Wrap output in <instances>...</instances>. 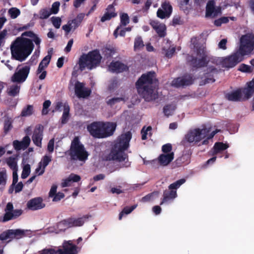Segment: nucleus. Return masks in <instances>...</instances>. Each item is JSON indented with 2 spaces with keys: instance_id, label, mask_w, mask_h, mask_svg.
I'll return each instance as SVG.
<instances>
[{
  "instance_id": "obj_1",
  "label": "nucleus",
  "mask_w": 254,
  "mask_h": 254,
  "mask_svg": "<svg viewBox=\"0 0 254 254\" xmlns=\"http://www.w3.org/2000/svg\"><path fill=\"white\" fill-rule=\"evenodd\" d=\"M158 80L156 73L153 71L144 73L137 80L135 86L138 94L147 102L155 100L158 94L155 92V86Z\"/></svg>"
},
{
  "instance_id": "obj_2",
  "label": "nucleus",
  "mask_w": 254,
  "mask_h": 254,
  "mask_svg": "<svg viewBox=\"0 0 254 254\" xmlns=\"http://www.w3.org/2000/svg\"><path fill=\"white\" fill-rule=\"evenodd\" d=\"M132 134L130 131L122 134L113 142L110 153L106 156V160L123 162L128 159V155L125 153L129 146V142Z\"/></svg>"
},
{
  "instance_id": "obj_3",
  "label": "nucleus",
  "mask_w": 254,
  "mask_h": 254,
  "mask_svg": "<svg viewBox=\"0 0 254 254\" xmlns=\"http://www.w3.org/2000/svg\"><path fill=\"white\" fill-rule=\"evenodd\" d=\"M34 48L31 39L18 37L11 44L12 57L16 60L23 62L32 53Z\"/></svg>"
},
{
  "instance_id": "obj_4",
  "label": "nucleus",
  "mask_w": 254,
  "mask_h": 254,
  "mask_svg": "<svg viewBox=\"0 0 254 254\" xmlns=\"http://www.w3.org/2000/svg\"><path fill=\"white\" fill-rule=\"evenodd\" d=\"M101 59L102 56L98 49L90 51L87 54H83L78 62L79 69L81 71H83L86 68L92 70L100 64Z\"/></svg>"
},
{
  "instance_id": "obj_5",
  "label": "nucleus",
  "mask_w": 254,
  "mask_h": 254,
  "mask_svg": "<svg viewBox=\"0 0 254 254\" xmlns=\"http://www.w3.org/2000/svg\"><path fill=\"white\" fill-rule=\"evenodd\" d=\"M68 154L71 160L83 162L88 159L89 156L88 151L78 136L75 137L72 140Z\"/></svg>"
},
{
  "instance_id": "obj_6",
  "label": "nucleus",
  "mask_w": 254,
  "mask_h": 254,
  "mask_svg": "<svg viewBox=\"0 0 254 254\" xmlns=\"http://www.w3.org/2000/svg\"><path fill=\"white\" fill-rule=\"evenodd\" d=\"M210 131V128L203 126L202 128H195L190 129L181 141V144L186 146L189 144L198 143L204 138Z\"/></svg>"
},
{
  "instance_id": "obj_7",
  "label": "nucleus",
  "mask_w": 254,
  "mask_h": 254,
  "mask_svg": "<svg viewBox=\"0 0 254 254\" xmlns=\"http://www.w3.org/2000/svg\"><path fill=\"white\" fill-rule=\"evenodd\" d=\"M78 248L71 241H64L61 247L46 248L39 252V254H77Z\"/></svg>"
},
{
  "instance_id": "obj_8",
  "label": "nucleus",
  "mask_w": 254,
  "mask_h": 254,
  "mask_svg": "<svg viewBox=\"0 0 254 254\" xmlns=\"http://www.w3.org/2000/svg\"><path fill=\"white\" fill-rule=\"evenodd\" d=\"M90 217H91L90 215H85L78 218L70 217L59 222L58 226L61 227L63 225L67 228L82 226Z\"/></svg>"
},
{
  "instance_id": "obj_9",
  "label": "nucleus",
  "mask_w": 254,
  "mask_h": 254,
  "mask_svg": "<svg viewBox=\"0 0 254 254\" xmlns=\"http://www.w3.org/2000/svg\"><path fill=\"white\" fill-rule=\"evenodd\" d=\"M84 13H79L75 18L69 20L67 24L62 26V29L64 30L65 36H67L71 31L73 32L80 26L84 19Z\"/></svg>"
},
{
  "instance_id": "obj_10",
  "label": "nucleus",
  "mask_w": 254,
  "mask_h": 254,
  "mask_svg": "<svg viewBox=\"0 0 254 254\" xmlns=\"http://www.w3.org/2000/svg\"><path fill=\"white\" fill-rule=\"evenodd\" d=\"M241 45L239 49L236 52L241 58H244V56L249 54L253 50L254 44L253 42L248 37L243 36L240 40Z\"/></svg>"
},
{
  "instance_id": "obj_11",
  "label": "nucleus",
  "mask_w": 254,
  "mask_h": 254,
  "mask_svg": "<svg viewBox=\"0 0 254 254\" xmlns=\"http://www.w3.org/2000/svg\"><path fill=\"white\" fill-rule=\"evenodd\" d=\"M30 70V65H24L19 69L17 68L11 77V81L19 83L24 82L26 80L29 74Z\"/></svg>"
},
{
  "instance_id": "obj_12",
  "label": "nucleus",
  "mask_w": 254,
  "mask_h": 254,
  "mask_svg": "<svg viewBox=\"0 0 254 254\" xmlns=\"http://www.w3.org/2000/svg\"><path fill=\"white\" fill-rule=\"evenodd\" d=\"M4 211L5 213L1 220L3 222L18 218L23 212L21 209L14 210L13 204L10 202L7 203Z\"/></svg>"
},
{
  "instance_id": "obj_13",
  "label": "nucleus",
  "mask_w": 254,
  "mask_h": 254,
  "mask_svg": "<svg viewBox=\"0 0 254 254\" xmlns=\"http://www.w3.org/2000/svg\"><path fill=\"white\" fill-rule=\"evenodd\" d=\"M244 58H241V56L236 52L231 55L223 58V67L228 69L235 67L237 64L243 61Z\"/></svg>"
},
{
  "instance_id": "obj_14",
  "label": "nucleus",
  "mask_w": 254,
  "mask_h": 254,
  "mask_svg": "<svg viewBox=\"0 0 254 254\" xmlns=\"http://www.w3.org/2000/svg\"><path fill=\"white\" fill-rule=\"evenodd\" d=\"M74 92L78 98H86L90 95L91 90L85 87L84 83L76 81L74 84Z\"/></svg>"
},
{
  "instance_id": "obj_15",
  "label": "nucleus",
  "mask_w": 254,
  "mask_h": 254,
  "mask_svg": "<svg viewBox=\"0 0 254 254\" xmlns=\"http://www.w3.org/2000/svg\"><path fill=\"white\" fill-rule=\"evenodd\" d=\"M210 61L208 57H201L199 59L196 57L191 56L188 59L190 65L194 68L197 69L206 66Z\"/></svg>"
},
{
  "instance_id": "obj_16",
  "label": "nucleus",
  "mask_w": 254,
  "mask_h": 254,
  "mask_svg": "<svg viewBox=\"0 0 254 254\" xmlns=\"http://www.w3.org/2000/svg\"><path fill=\"white\" fill-rule=\"evenodd\" d=\"M103 122H94L88 125L87 129L90 134L95 138H101Z\"/></svg>"
},
{
  "instance_id": "obj_17",
  "label": "nucleus",
  "mask_w": 254,
  "mask_h": 254,
  "mask_svg": "<svg viewBox=\"0 0 254 254\" xmlns=\"http://www.w3.org/2000/svg\"><path fill=\"white\" fill-rule=\"evenodd\" d=\"M194 79L190 74H187L182 77L175 78L172 82V85L176 87H184L192 84Z\"/></svg>"
},
{
  "instance_id": "obj_18",
  "label": "nucleus",
  "mask_w": 254,
  "mask_h": 254,
  "mask_svg": "<svg viewBox=\"0 0 254 254\" xmlns=\"http://www.w3.org/2000/svg\"><path fill=\"white\" fill-rule=\"evenodd\" d=\"M117 0H114L112 4L108 5L106 8L104 14L101 17V22H104L106 21H109L117 16V12H116L115 7L117 5Z\"/></svg>"
},
{
  "instance_id": "obj_19",
  "label": "nucleus",
  "mask_w": 254,
  "mask_h": 254,
  "mask_svg": "<svg viewBox=\"0 0 254 254\" xmlns=\"http://www.w3.org/2000/svg\"><path fill=\"white\" fill-rule=\"evenodd\" d=\"M26 206L28 209L35 211L44 208L46 205L41 197H36L28 201Z\"/></svg>"
},
{
  "instance_id": "obj_20",
  "label": "nucleus",
  "mask_w": 254,
  "mask_h": 254,
  "mask_svg": "<svg viewBox=\"0 0 254 254\" xmlns=\"http://www.w3.org/2000/svg\"><path fill=\"white\" fill-rule=\"evenodd\" d=\"M221 69H218L213 66H208L204 73L205 79L204 80V83H213L215 82V79L214 76L217 75Z\"/></svg>"
},
{
  "instance_id": "obj_21",
  "label": "nucleus",
  "mask_w": 254,
  "mask_h": 254,
  "mask_svg": "<svg viewBox=\"0 0 254 254\" xmlns=\"http://www.w3.org/2000/svg\"><path fill=\"white\" fill-rule=\"evenodd\" d=\"M44 127L42 125L37 126L33 132L32 138L34 143L38 147H41L43 136Z\"/></svg>"
},
{
  "instance_id": "obj_22",
  "label": "nucleus",
  "mask_w": 254,
  "mask_h": 254,
  "mask_svg": "<svg viewBox=\"0 0 254 254\" xmlns=\"http://www.w3.org/2000/svg\"><path fill=\"white\" fill-rule=\"evenodd\" d=\"M117 124L113 122H103L101 138L112 136L115 132Z\"/></svg>"
},
{
  "instance_id": "obj_23",
  "label": "nucleus",
  "mask_w": 254,
  "mask_h": 254,
  "mask_svg": "<svg viewBox=\"0 0 254 254\" xmlns=\"http://www.w3.org/2000/svg\"><path fill=\"white\" fill-rule=\"evenodd\" d=\"M109 70L113 73H121L128 70V67L119 61H112L108 66Z\"/></svg>"
},
{
  "instance_id": "obj_24",
  "label": "nucleus",
  "mask_w": 254,
  "mask_h": 254,
  "mask_svg": "<svg viewBox=\"0 0 254 254\" xmlns=\"http://www.w3.org/2000/svg\"><path fill=\"white\" fill-rule=\"evenodd\" d=\"M243 88H240L227 94L226 95V98L229 101L235 102L245 100L246 99H244V94L243 92Z\"/></svg>"
},
{
  "instance_id": "obj_25",
  "label": "nucleus",
  "mask_w": 254,
  "mask_h": 254,
  "mask_svg": "<svg viewBox=\"0 0 254 254\" xmlns=\"http://www.w3.org/2000/svg\"><path fill=\"white\" fill-rule=\"evenodd\" d=\"M30 138L28 135L24 136L22 141L15 140L13 141V146L16 150H20L21 149H26L30 145Z\"/></svg>"
},
{
  "instance_id": "obj_26",
  "label": "nucleus",
  "mask_w": 254,
  "mask_h": 254,
  "mask_svg": "<svg viewBox=\"0 0 254 254\" xmlns=\"http://www.w3.org/2000/svg\"><path fill=\"white\" fill-rule=\"evenodd\" d=\"M10 240L20 239L31 234V231L28 230L9 229Z\"/></svg>"
},
{
  "instance_id": "obj_27",
  "label": "nucleus",
  "mask_w": 254,
  "mask_h": 254,
  "mask_svg": "<svg viewBox=\"0 0 254 254\" xmlns=\"http://www.w3.org/2000/svg\"><path fill=\"white\" fill-rule=\"evenodd\" d=\"M174 158V153L171 152L168 154H161L158 157V162L163 166H167Z\"/></svg>"
},
{
  "instance_id": "obj_28",
  "label": "nucleus",
  "mask_w": 254,
  "mask_h": 254,
  "mask_svg": "<svg viewBox=\"0 0 254 254\" xmlns=\"http://www.w3.org/2000/svg\"><path fill=\"white\" fill-rule=\"evenodd\" d=\"M177 196V193L176 190H164L160 205L173 200Z\"/></svg>"
},
{
  "instance_id": "obj_29",
  "label": "nucleus",
  "mask_w": 254,
  "mask_h": 254,
  "mask_svg": "<svg viewBox=\"0 0 254 254\" xmlns=\"http://www.w3.org/2000/svg\"><path fill=\"white\" fill-rule=\"evenodd\" d=\"M246 86L243 88V92L244 94V99H249L254 94V77L252 81L247 83Z\"/></svg>"
},
{
  "instance_id": "obj_30",
  "label": "nucleus",
  "mask_w": 254,
  "mask_h": 254,
  "mask_svg": "<svg viewBox=\"0 0 254 254\" xmlns=\"http://www.w3.org/2000/svg\"><path fill=\"white\" fill-rule=\"evenodd\" d=\"M25 36L32 38L31 40L32 41V43L34 42L38 49L40 48L41 40L37 34L32 31H28L22 33L20 37H24Z\"/></svg>"
},
{
  "instance_id": "obj_31",
  "label": "nucleus",
  "mask_w": 254,
  "mask_h": 254,
  "mask_svg": "<svg viewBox=\"0 0 254 254\" xmlns=\"http://www.w3.org/2000/svg\"><path fill=\"white\" fill-rule=\"evenodd\" d=\"M228 147L229 145L227 143H224L222 142H217L214 144L213 147V152L212 155H216L218 153L225 150Z\"/></svg>"
},
{
  "instance_id": "obj_32",
  "label": "nucleus",
  "mask_w": 254,
  "mask_h": 254,
  "mask_svg": "<svg viewBox=\"0 0 254 254\" xmlns=\"http://www.w3.org/2000/svg\"><path fill=\"white\" fill-rule=\"evenodd\" d=\"M116 49L110 45H107L101 50L102 55L106 59L112 57L116 53Z\"/></svg>"
},
{
  "instance_id": "obj_33",
  "label": "nucleus",
  "mask_w": 254,
  "mask_h": 254,
  "mask_svg": "<svg viewBox=\"0 0 254 254\" xmlns=\"http://www.w3.org/2000/svg\"><path fill=\"white\" fill-rule=\"evenodd\" d=\"M69 111L70 107L68 104L66 102L64 103V112L61 119L62 124H65L68 122L69 118Z\"/></svg>"
},
{
  "instance_id": "obj_34",
  "label": "nucleus",
  "mask_w": 254,
  "mask_h": 254,
  "mask_svg": "<svg viewBox=\"0 0 254 254\" xmlns=\"http://www.w3.org/2000/svg\"><path fill=\"white\" fill-rule=\"evenodd\" d=\"M215 1L210 0L208 1L206 6V16H211L215 11Z\"/></svg>"
},
{
  "instance_id": "obj_35",
  "label": "nucleus",
  "mask_w": 254,
  "mask_h": 254,
  "mask_svg": "<svg viewBox=\"0 0 254 254\" xmlns=\"http://www.w3.org/2000/svg\"><path fill=\"white\" fill-rule=\"evenodd\" d=\"M17 157V156L15 157L11 156L6 159V164L12 171L18 170Z\"/></svg>"
},
{
  "instance_id": "obj_36",
  "label": "nucleus",
  "mask_w": 254,
  "mask_h": 254,
  "mask_svg": "<svg viewBox=\"0 0 254 254\" xmlns=\"http://www.w3.org/2000/svg\"><path fill=\"white\" fill-rule=\"evenodd\" d=\"M34 112V107L31 105H27L24 107L21 112L20 116L21 117H29L31 116Z\"/></svg>"
},
{
  "instance_id": "obj_37",
  "label": "nucleus",
  "mask_w": 254,
  "mask_h": 254,
  "mask_svg": "<svg viewBox=\"0 0 254 254\" xmlns=\"http://www.w3.org/2000/svg\"><path fill=\"white\" fill-rule=\"evenodd\" d=\"M51 14V12L47 8L41 9L39 12V14H34L35 18H39L41 19H47Z\"/></svg>"
},
{
  "instance_id": "obj_38",
  "label": "nucleus",
  "mask_w": 254,
  "mask_h": 254,
  "mask_svg": "<svg viewBox=\"0 0 254 254\" xmlns=\"http://www.w3.org/2000/svg\"><path fill=\"white\" fill-rule=\"evenodd\" d=\"M144 44L141 36H137L134 39V50L140 51L143 48Z\"/></svg>"
},
{
  "instance_id": "obj_39",
  "label": "nucleus",
  "mask_w": 254,
  "mask_h": 254,
  "mask_svg": "<svg viewBox=\"0 0 254 254\" xmlns=\"http://www.w3.org/2000/svg\"><path fill=\"white\" fill-rule=\"evenodd\" d=\"M51 161V157L50 156L45 155L43 157L42 160V170L39 173V175H42L45 172V168L48 165L49 163Z\"/></svg>"
},
{
  "instance_id": "obj_40",
  "label": "nucleus",
  "mask_w": 254,
  "mask_h": 254,
  "mask_svg": "<svg viewBox=\"0 0 254 254\" xmlns=\"http://www.w3.org/2000/svg\"><path fill=\"white\" fill-rule=\"evenodd\" d=\"M185 182L186 180L185 179L178 180L169 186V190H176L177 191V190L179 188L181 185L185 183Z\"/></svg>"
},
{
  "instance_id": "obj_41",
  "label": "nucleus",
  "mask_w": 254,
  "mask_h": 254,
  "mask_svg": "<svg viewBox=\"0 0 254 254\" xmlns=\"http://www.w3.org/2000/svg\"><path fill=\"white\" fill-rule=\"evenodd\" d=\"M137 206V205H133L130 207L126 206L124 208L123 210L120 213L119 219L121 220L124 214H128L130 213Z\"/></svg>"
},
{
  "instance_id": "obj_42",
  "label": "nucleus",
  "mask_w": 254,
  "mask_h": 254,
  "mask_svg": "<svg viewBox=\"0 0 254 254\" xmlns=\"http://www.w3.org/2000/svg\"><path fill=\"white\" fill-rule=\"evenodd\" d=\"M176 109L175 106L171 104H167L163 108V113L167 117H169L172 114V113Z\"/></svg>"
},
{
  "instance_id": "obj_43",
  "label": "nucleus",
  "mask_w": 254,
  "mask_h": 254,
  "mask_svg": "<svg viewBox=\"0 0 254 254\" xmlns=\"http://www.w3.org/2000/svg\"><path fill=\"white\" fill-rule=\"evenodd\" d=\"M7 173L5 168H3L0 171V186L4 187L6 185L7 181Z\"/></svg>"
},
{
  "instance_id": "obj_44",
  "label": "nucleus",
  "mask_w": 254,
  "mask_h": 254,
  "mask_svg": "<svg viewBox=\"0 0 254 254\" xmlns=\"http://www.w3.org/2000/svg\"><path fill=\"white\" fill-rule=\"evenodd\" d=\"M20 86L18 85H12L7 90V94L9 96L14 97L19 92Z\"/></svg>"
},
{
  "instance_id": "obj_45",
  "label": "nucleus",
  "mask_w": 254,
  "mask_h": 254,
  "mask_svg": "<svg viewBox=\"0 0 254 254\" xmlns=\"http://www.w3.org/2000/svg\"><path fill=\"white\" fill-rule=\"evenodd\" d=\"M159 194V192L158 191H154L143 197L141 199V201L144 202L150 201L153 200V197H158Z\"/></svg>"
},
{
  "instance_id": "obj_46",
  "label": "nucleus",
  "mask_w": 254,
  "mask_h": 254,
  "mask_svg": "<svg viewBox=\"0 0 254 254\" xmlns=\"http://www.w3.org/2000/svg\"><path fill=\"white\" fill-rule=\"evenodd\" d=\"M13 121L11 118H7L4 122L3 129L5 133H7L12 127Z\"/></svg>"
},
{
  "instance_id": "obj_47",
  "label": "nucleus",
  "mask_w": 254,
  "mask_h": 254,
  "mask_svg": "<svg viewBox=\"0 0 254 254\" xmlns=\"http://www.w3.org/2000/svg\"><path fill=\"white\" fill-rule=\"evenodd\" d=\"M195 49L197 56L200 57H208L205 47L203 45H199Z\"/></svg>"
},
{
  "instance_id": "obj_48",
  "label": "nucleus",
  "mask_w": 254,
  "mask_h": 254,
  "mask_svg": "<svg viewBox=\"0 0 254 254\" xmlns=\"http://www.w3.org/2000/svg\"><path fill=\"white\" fill-rule=\"evenodd\" d=\"M166 27L165 24H161L155 30L160 37H164L166 36Z\"/></svg>"
},
{
  "instance_id": "obj_49",
  "label": "nucleus",
  "mask_w": 254,
  "mask_h": 254,
  "mask_svg": "<svg viewBox=\"0 0 254 254\" xmlns=\"http://www.w3.org/2000/svg\"><path fill=\"white\" fill-rule=\"evenodd\" d=\"M161 8L167 12L168 14H172L173 8L169 2L165 1L162 3Z\"/></svg>"
},
{
  "instance_id": "obj_50",
  "label": "nucleus",
  "mask_w": 254,
  "mask_h": 254,
  "mask_svg": "<svg viewBox=\"0 0 254 254\" xmlns=\"http://www.w3.org/2000/svg\"><path fill=\"white\" fill-rule=\"evenodd\" d=\"M51 105V102L49 100H46L43 104V109L42 110V115H46L49 113L48 108Z\"/></svg>"
},
{
  "instance_id": "obj_51",
  "label": "nucleus",
  "mask_w": 254,
  "mask_h": 254,
  "mask_svg": "<svg viewBox=\"0 0 254 254\" xmlns=\"http://www.w3.org/2000/svg\"><path fill=\"white\" fill-rule=\"evenodd\" d=\"M30 173V165L28 164L24 165L21 174V178L26 179Z\"/></svg>"
},
{
  "instance_id": "obj_52",
  "label": "nucleus",
  "mask_w": 254,
  "mask_h": 254,
  "mask_svg": "<svg viewBox=\"0 0 254 254\" xmlns=\"http://www.w3.org/2000/svg\"><path fill=\"white\" fill-rule=\"evenodd\" d=\"M121 24L123 26H126L129 22V19L128 14L126 13H123L120 15Z\"/></svg>"
},
{
  "instance_id": "obj_53",
  "label": "nucleus",
  "mask_w": 254,
  "mask_h": 254,
  "mask_svg": "<svg viewBox=\"0 0 254 254\" xmlns=\"http://www.w3.org/2000/svg\"><path fill=\"white\" fill-rule=\"evenodd\" d=\"M125 101V99L123 97H114L107 101V103L108 105L112 106L114 105L116 103L120 102L121 101Z\"/></svg>"
},
{
  "instance_id": "obj_54",
  "label": "nucleus",
  "mask_w": 254,
  "mask_h": 254,
  "mask_svg": "<svg viewBox=\"0 0 254 254\" xmlns=\"http://www.w3.org/2000/svg\"><path fill=\"white\" fill-rule=\"evenodd\" d=\"M8 13L10 17L13 18H16L20 13V10L17 8L13 7L9 9Z\"/></svg>"
},
{
  "instance_id": "obj_55",
  "label": "nucleus",
  "mask_w": 254,
  "mask_h": 254,
  "mask_svg": "<svg viewBox=\"0 0 254 254\" xmlns=\"http://www.w3.org/2000/svg\"><path fill=\"white\" fill-rule=\"evenodd\" d=\"M51 20L53 25L56 28H60L62 23V19L60 17L53 16L51 18Z\"/></svg>"
},
{
  "instance_id": "obj_56",
  "label": "nucleus",
  "mask_w": 254,
  "mask_h": 254,
  "mask_svg": "<svg viewBox=\"0 0 254 254\" xmlns=\"http://www.w3.org/2000/svg\"><path fill=\"white\" fill-rule=\"evenodd\" d=\"M171 14L165 11L163 9L159 8L157 11V16L161 19L168 18L170 16Z\"/></svg>"
},
{
  "instance_id": "obj_57",
  "label": "nucleus",
  "mask_w": 254,
  "mask_h": 254,
  "mask_svg": "<svg viewBox=\"0 0 254 254\" xmlns=\"http://www.w3.org/2000/svg\"><path fill=\"white\" fill-rule=\"evenodd\" d=\"M10 234L9 229L3 231L0 234V240L1 241L9 239L8 242L10 241Z\"/></svg>"
},
{
  "instance_id": "obj_58",
  "label": "nucleus",
  "mask_w": 254,
  "mask_h": 254,
  "mask_svg": "<svg viewBox=\"0 0 254 254\" xmlns=\"http://www.w3.org/2000/svg\"><path fill=\"white\" fill-rule=\"evenodd\" d=\"M239 70L243 72L251 73L253 71V69L251 66L242 64L240 65Z\"/></svg>"
},
{
  "instance_id": "obj_59",
  "label": "nucleus",
  "mask_w": 254,
  "mask_h": 254,
  "mask_svg": "<svg viewBox=\"0 0 254 254\" xmlns=\"http://www.w3.org/2000/svg\"><path fill=\"white\" fill-rule=\"evenodd\" d=\"M60 5V3L59 1H56L54 2L52 5V7L49 10L50 12H51V14H57L59 11V7Z\"/></svg>"
},
{
  "instance_id": "obj_60",
  "label": "nucleus",
  "mask_w": 254,
  "mask_h": 254,
  "mask_svg": "<svg viewBox=\"0 0 254 254\" xmlns=\"http://www.w3.org/2000/svg\"><path fill=\"white\" fill-rule=\"evenodd\" d=\"M172 146L170 143H167L163 145L162 146V151L164 153L163 154H168L172 152Z\"/></svg>"
},
{
  "instance_id": "obj_61",
  "label": "nucleus",
  "mask_w": 254,
  "mask_h": 254,
  "mask_svg": "<svg viewBox=\"0 0 254 254\" xmlns=\"http://www.w3.org/2000/svg\"><path fill=\"white\" fill-rule=\"evenodd\" d=\"M145 129V127H144L141 131V139L142 140H145L147 139V132L148 131H150L152 129V127L151 126H148L146 130H144Z\"/></svg>"
},
{
  "instance_id": "obj_62",
  "label": "nucleus",
  "mask_w": 254,
  "mask_h": 254,
  "mask_svg": "<svg viewBox=\"0 0 254 254\" xmlns=\"http://www.w3.org/2000/svg\"><path fill=\"white\" fill-rule=\"evenodd\" d=\"M34 25V22L32 21H30L29 23H27V24L19 27L17 28V30L18 31H22L25 30H27L29 29L30 27H33Z\"/></svg>"
},
{
  "instance_id": "obj_63",
  "label": "nucleus",
  "mask_w": 254,
  "mask_h": 254,
  "mask_svg": "<svg viewBox=\"0 0 254 254\" xmlns=\"http://www.w3.org/2000/svg\"><path fill=\"white\" fill-rule=\"evenodd\" d=\"M68 178L71 182H78L81 180V177L80 176L74 174L73 173L70 174V175L68 176Z\"/></svg>"
},
{
  "instance_id": "obj_64",
  "label": "nucleus",
  "mask_w": 254,
  "mask_h": 254,
  "mask_svg": "<svg viewBox=\"0 0 254 254\" xmlns=\"http://www.w3.org/2000/svg\"><path fill=\"white\" fill-rule=\"evenodd\" d=\"M64 197V194L63 192H59L57 193L53 197V201H59Z\"/></svg>"
}]
</instances>
